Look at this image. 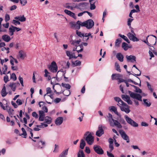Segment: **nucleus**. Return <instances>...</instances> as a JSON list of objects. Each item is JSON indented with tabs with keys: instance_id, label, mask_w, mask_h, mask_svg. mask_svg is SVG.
<instances>
[{
	"instance_id": "obj_1",
	"label": "nucleus",
	"mask_w": 157,
	"mask_h": 157,
	"mask_svg": "<svg viewBox=\"0 0 157 157\" xmlns=\"http://www.w3.org/2000/svg\"><path fill=\"white\" fill-rule=\"evenodd\" d=\"M84 136H86L85 140L87 144L90 145L92 144L94 141V138L91 133L87 132L85 134Z\"/></svg>"
},
{
	"instance_id": "obj_2",
	"label": "nucleus",
	"mask_w": 157,
	"mask_h": 157,
	"mask_svg": "<svg viewBox=\"0 0 157 157\" xmlns=\"http://www.w3.org/2000/svg\"><path fill=\"white\" fill-rule=\"evenodd\" d=\"M128 92L130 96L132 98L141 101H142V97L140 94L134 93L130 91H129Z\"/></svg>"
},
{
	"instance_id": "obj_3",
	"label": "nucleus",
	"mask_w": 157,
	"mask_h": 157,
	"mask_svg": "<svg viewBox=\"0 0 157 157\" xmlns=\"http://www.w3.org/2000/svg\"><path fill=\"white\" fill-rule=\"evenodd\" d=\"M124 117L127 123L133 127H137L138 124L133 121L131 118L129 117L127 115L124 116Z\"/></svg>"
},
{
	"instance_id": "obj_4",
	"label": "nucleus",
	"mask_w": 157,
	"mask_h": 157,
	"mask_svg": "<svg viewBox=\"0 0 157 157\" xmlns=\"http://www.w3.org/2000/svg\"><path fill=\"white\" fill-rule=\"evenodd\" d=\"M64 7L66 8L71 10H74L75 8H78V7L74 3H67L64 5Z\"/></svg>"
},
{
	"instance_id": "obj_5",
	"label": "nucleus",
	"mask_w": 157,
	"mask_h": 157,
	"mask_svg": "<svg viewBox=\"0 0 157 157\" xmlns=\"http://www.w3.org/2000/svg\"><path fill=\"white\" fill-rule=\"evenodd\" d=\"M119 106L122 111L126 113H129L130 111L129 109V106L124 102Z\"/></svg>"
},
{
	"instance_id": "obj_6",
	"label": "nucleus",
	"mask_w": 157,
	"mask_h": 157,
	"mask_svg": "<svg viewBox=\"0 0 157 157\" xmlns=\"http://www.w3.org/2000/svg\"><path fill=\"white\" fill-rule=\"evenodd\" d=\"M45 142L42 139H40L39 141H37L36 146L39 149H43L45 146Z\"/></svg>"
},
{
	"instance_id": "obj_7",
	"label": "nucleus",
	"mask_w": 157,
	"mask_h": 157,
	"mask_svg": "<svg viewBox=\"0 0 157 157\" xmlns=\"http://www.w3.org/2000/svg\"><path fill=\"white\" fill-rule=\"evenodd\" d=\"M119 132L122 138L124 140L126 141V142L127 143H128L129 142V140L128 136L126 135L125 132L123 131L122 130H120L119 131Z\"/></svg>"
},
{
	"instance_id": "obj_8",
	"label": "nucleus",
	"mask_w": 157,
	"mask_h": 157,
	"mask_svg": "<svg viewBox=\"0 0 157 157\" xmlns=\"http://www.w3.org/2000/svg\"><path fill=\"white\" fill-rule=\"evenodd\" d=\"M51 71L53 72H56L58 70V67L55 61L52 62L49 67Z\"/></svg>"
},
{
	"instance_id": "obj_9",
	"label": "nucleus",
	"mask_w": 157,
	"mask_h": 157,
	"mask_svg": "<svg viewBox=\"0 0 157 157\" xmlns=\"http://www.w3.org/2000/svg\"><path fill=\"white\" fill-rule=\"evenodd\" d=\"M122 98L126 101L129 105H132V102L130 99V97L127 95L123 94L121 95Z\"/></svg>"
},
{
	"instance_id": "obj_10",
	"label": "nucleus",
	"mask_w": 157,
	"mask_h": 157,
	"mask_svg": "<svg viewBox=\"0 0 157 157\" xmlns=\"http://www.w3.org/2000/svg\"><path fill=\"white\" fill-rule=\"evenodd\" d=\"M104 133L103 126L102 125H99L98 127V130L97 131L96 135L98 136H101Z\"/></svg>"
},
{
	"instance_id": "obj_11",
	"label": "nucleus",
	"mask_w": 157,
	"mask_h": 157,
	"mask_svg": "<svg viewBox=\"0 0 157 157\" xmlns=\"http://www.w3.org/2000/svg\"><path fill=\"white\" fill-rule=\"evenodd\" d=\"M127 35L130 40L133 41H138L139 40L136 37V34L135 33L132 34L131 33H129L127 34Z\"/></svg>"
},
{
	"instance_id": "obj_12",
	"label": "nucleus",
	"mask_w": 157,
	"mask_h": 157,
	"mask_svg": "<svg viewBox=\"0 0 157 157\" xmlns=\"http://www.w3.org/2000/svg\"><path fill=\"white\" fill-rule=\"evenodd\" d=\"M93 148L94 151L97 154L101 155L103 154V151L100 146L95 145L94 146Z\"/></svg>"
},
{
	"instance_id": "obj_13",
	"label": "nucleus",
	"mask_w": 157,
	"mask_h": 157,
	"mask_svg": "<svg viewBox=\"0 0 157 157\" xmlns=\"http://www.w3.org/2000/svg\"><path fill=\"white\" fill-rule=\"evenodd\" d=\"M26 56V54L25 52L22 50H20L19 52L17 58L18 59H24Z\"/></svg>"
},
{
	"instance_id": "obj_14",
	"label": "nucleus",
	"mask_w": 157,
	"mask_h": 157,
	"mask_svg": "<svg viewBox=\"0 0 157 157\" xmlns=\"http://www.w3.org/2000/svg\"><path fill=\"white\" fill-rule=\"evenodd\" d=\"M66 53L67 56L69 57V59H71L72 58L76 59L77 58V56H76L75 55V52L67 51Z\"/></svg>"
},
{
	"instance_id": "obj_15",
	"label": "nucleus",
	"mask_w": 157,
	"mask_h": 157,
	"mask_svg": "<svg viewBox=\"0 0 157 157\" xmlns=\"http://www.w3.org/2000/svg\"><path fill=\"white\" fill-rule=\"evenodd\" d=\"M86 22V28L88 29L91 28L94 25V22L91 19H89Z\"/></svg>"
},
{
	"instance_id": "obj_16",
	"label": "nucleus",
	"mask_w": 157,
	"mask_h": 157,
	"mask_svg": "<svg viewBox=\"0 0 157 157\" xmlns=\"http://www.w3.org/2000/svg\"><path fill=\"white\" fill-rule=\"evenodd\" d=\"M48 125L44 123H42L40 125H36V127L34 128V130L35 131H39L40 130V128L46 127L48 126Z\"/></svg>"
},
{
	"instance_id": "obj_17",
	"label": "nucleus",
	"mask_w": 157,
	"mask_h": 157,
	"mask_svg": "<svg viewBox=\"0 0 157 157\" xmlns=\"http://www.w3.org/2000/svg\"><path fill=\"white\" fill-rule=\"evenodd\" d=\"M39 120L41 121H43L45 117V114L44 112L42 110H40L39 111Z\"/></svg>"
},
{
	"instance_id": "obj_18",
	"label": "nucleus",
	"mask_w": 157,
	"mask_h": 157,
	"mask_svg": "<svg viewBox=\"0 0 157 157\" xmlns=\"http://www.w3.org/2000/svg\"><path fill=\"white\" fill-rule=\"evenodd\" d=\"M63 118L62 117H59L56 120L55 123L58 126L60 125L63 122Z\"/></svg>"
},
{
	"instance_id": "obj_19",
	"label": "nucleus",
	"mask_w": 157,
	"mask_h": 157,
	"mask_svg": "<svg viewBox=\"0 0 157 157\" xmlns=\"http://www.w3.org/2000/svg\"><path fill=\"white\" fill-rule=\"evenodd\" d=\"M126 58L128 62H130L132 63H134L136 61V57L133 56H126Z\"/></svg>"
},
{
	"instance_id": "obj_20",
	"label": "nucleus",
	"mask_w": 157,
	"mask_h": 157,
	"mask_svg": "<svg viewBox=\"0 0 157 157\" xmlns=\"http://www.w3.org/2000/svg\"><path fill=\"white\" fill-rule=\"evenodd\" d=\"M70 25L72 29L78 30L80 29L79 26L78 25L77 23H75L74 22H71L70 23Z\"/></svg>"
},
{
	"instance_id": "obj_21",
	"label": "nucleus",
	"mask_w": 157,
	"mask_h": 157,
	"mask_svg": "<svg viewBox=\"0 0 157 157\" xmlns=\"http://www.w3.org/2000/svg\"><path fill=\"white\" fill-rule=\"evenodd\" d=\"M64 12L66 14L73 17L75 19H76V17L75 16V13L71 11L66 9L64 10Z\"/></svg>"
},
{
	"instance_id": "obj_22",
	"label": "nucleus",
	"mask_w": 157,
	"mask_h": 157,
	"mask_svg": "<svg viewBox=\"0 0 157 157\" xmlns=\"http://www.w3.org/2000/svg\"><path fill=\"white\" fill-rule=\"evenodd\" d=\"M14 19L16 20H18L19 21L21 22H24L26 21V18L25 17L24 15H20L16 16L14 17Z\"/></svg>"
},
{
	"instance_id": "obj_23",
	"label": "nucleus",
	"mask_w": 157,
	"mask_h": 157,
	"mask_svg": "<svg viewBox=\"0 0 157 157\" xmlns=\"http://www.w3.org/2000/svg\"><path fill=\"white\" fill-rule=\"evenodd\" d=\"M44 123L48 125V124H50L52 122V119L49 117L46 116L45 117L44 119Z\"/></svg>"
},
{
	"instance_id": "obj_24",
	"label": "nucleus",
	"mask_w": 157,
	"mask_h": 157,
	"mask_svg": "<svg viewBox=\"0 0 157 157\" xmlns=\"http://www.w3.org/2000/svg\"><path fill=\"white\" fill-rule=\"evenodd\" d=\"M6 108H7V110L8 113H9L10 116L12 117H13V115L14 114V110H13L10 107H9L8 106H6Z\"/></svg>"
},
{
	"instance_id": "obj_25",
	"label": "nucleus",
	"mask_w": 157,
	"mask_h": 157,
	"mask_svg": "<svg viewBox=\"0 0 157 157\" xmlns=\"http://www.w3.org/2000/svg\"><path fill=\"white\" fill-rule=\"evenodd\" d=\"M2 39L5 41L8 42L10 41L11 38L10 37L7 35H4L2 36Z\"/></svg>"
},
{
	"instance_id": "obj_26",
	"label": "nucleus",
	"mask_w": 157,
	"mask_h": 157,
	"mask_svg": "<svg viewBox=\"0 0 157 157\" xmlns=\"http://www.w3.org/2000/svg\"><path fill=\"white\" fill-rule=\"evenodd\" d=\"M69 148L63 151L59 155V157H67V155Z\"/></svg>"
},
{
	"instance_id": "obj_27",
	"label": "nucleus",
	"mask_w": 157,
	"mask_h": 157,
	"mask_svg": "<svg viewBox=\"0 0 157 157\" xmlns=\"http://www.w3.org/2000/svg\"><path fill=\"white\" fill-rule=\"evenodd\" d=\"M112 121L114 123V124H113V126L114 125L119 128H121L122 127V126L120 124V123H119L117 120L113 119Z\"/></svg>"
},
{
	"instance_id": "obj_28",
	"label": "nucleus",
	"mask_w": 157,
	"mask_h": 157,
	"mask_svg": "<svg viewBox=\"0 0 157 157\" xmlns=\"http://www.w3.org/2000/svg\"><path fill=\"white\" fill-rule=\"evenodd\" d=\"M110 110L113 111L117 116L120 117H121V115L118 113L117 111V108L114 106H111L110 107Z\"/></svg>"
},
{
	"instance_id": "obj_29",
	"label": "nucleus",
	"mask_w": 157,
	"mask_h": 157,
	"mask_svg": "<svg viewBox=\"0 0 157 157\" xmlns=\"http://www.w3.org/2000/svg\"><path fill=\"white\" fill-rule=\"evenodd\" d=\"M114 100L116 101L118 103L117 104V105L119 106H120V105H121L122 103H123L124 102L122 101L121 99L118 97H116L114 98Z\"/></svg>"
},
{
	"instance_id": "obj_30",
	"label": "nucleus",
	"mask_w": 157,
	"mask_h": 157,
	"mask_svg": "<svg viewBox=\"0 0 157 157\" xmlns=\"http://www.w3.org/2000/svg\"><path fill=\"white\" fill-rule=\"evenodd\" d=\"M116 57L121 62H122L123 61L124 57L121 53H117L116 55Z\"/></svg>"
},
{
	"instance_id": "obj_31",
	"label": "nucleus",
	"mask_w": 157,
	"mask_h": 157,
	"mask_svg": "<svg viewBox=\"0 0 157 157\" xmlns=\"http://www.w3.org/2000/svg\"><path fill=\"white\" fill-rule=\"evenodd\" d=\"M122 77L121 75L119 74H113L112 75L111 78L112 80L115 79H119V78Z\"/></svg>"
},
{
	"instance_id": "obj_32",
	"label": "nucleus",
	"mask_w": 157,
	"mask_h": 157,
	"mask_svg": "<svg viewBox=\"0 0 157 157\" xmlns=\"http://www.w3.org/2000/svg\"><path fill=\"white\" fill-rule=\"evenodd\" d=\"M7 93L6 92V88L5 86H4L1 91V94L2 96L3 97L6 96Z\"/></svg>"
},
{
	"instance_id": "obj_33",
	"label": "nucleus",
	"mask_w": 157,
	"mask_h": 157,
	"mask_svg": "<svg viewBox=\"0 0 157 157\" xmlns=\"http://www.w3.org/2000/svg\"><path fill=\"white\" fill-rule=\"evenodd\" d=\"M108 117L110 126H113V125L112 122L113 119L112 115L110 113H109L108 116Z\"/></svg>"
},
{
	"instance_id": "obj_34",
	"label": "nucleus",
	"mask_w": 157,
	"mask_h": 157,
	"mask_svg": "<svg viewBox=\"0 0 157 157\" xmlns=\"http://www.w3.org/2000/svg\"><path fill=\"white\" fill-rule=\"evenodd\" d=\"M9 86L13 91H15L16 87V83L10 82Z\"/></svg>"
},
{
	"instance_id": "obj_35",
	"label": "nucleus",
	"mask_w": 157,
	"mask_h": 157,
	"mask_svg": "<svg viewBox=\"0 0 157 157\" xmlns=\"http://www.w3.org/2000/svg\"><path fill=\"white\" fill-rule=\"evenodd\" d=\"M86 21H85L82 22L81 21H78L77 22V23L78 24V25L79 26L80 28V26H85L86 27Z\"/></svg>"
},
{
	"instance_id": "obj_36",
	"label": "nucleus",
	"mask_w": 157,
	"mask_h": 157,
	"mask_svg": "<svg viewBox=\"0 0 157 157\" xmlns=\"http://www.w3.org/2000/svg\"><path fill=\"white\" fill-rule=\"evenodd\" d=\"M144 104L147 107H149L151 104V103L147 99H144L143 100Z\"/></svg>"
},
{
	"instance_id": "obj_37",
	"label": "nucleus",
	"mask_w": 157,
	"mask_h": 157,
	"mask_svg": "<svg viewBox=\"0 0 157 157\" xmlns=\"http://www.w3.org/2000/svg\"><path fill=\"white\" fill-rule=\"evenodd\" d=\"M71 44L73 45L78 46L80 42V40H72L71 41Z\"/></svg>"
},
{
	"instance_id": "obj_38",
	"label": "nucleus",
	"mask_w": 157,
	"mask_h": 157,
	"mask_svg": "<svg viewBox=\"0 0 157 157\" xmlns=\"http://www.w3.org/2000/svg\"><path fill=\"white\" fill-rule=\"evenodd\" d=\"M72 64L73 67L80 66L81 64V62L78 60H76L74 62H72Z\"/></svg>"
},
{
	"instance_id": "obj_39",
	"label": "nucleus",
	"mask_w": 157,
	"mask_h": 157,
	"mask_svg": "<svg viewBox=\"0 0 157 157\" xmlns=\"http://www.w3.org/2000/svg\"><path fill=\"white\" fill-rule=\"evenodd\" d=\"M118 36H119L121 38H122L126 42H127L128 43H130V41L128 40V38L126 36H125L124 35L121 34H118Z\"/></svg>"
},
{
	"instance_id": "obj_40",
	"label": "nucleus",
	"mask_w": 157,
	"mask_h": 157,
	"mask_svg": "<svg viewBox=\"0 0 157 157\" xmlns=\"http://www.w3.org/2000/svg\"><path fill=\"white\" fill-rule=\"evenodd\" d=\"M15 31L14 26H12L9 29V34L10 36H12L13 34V33Z\"/></svg>"
},
{
	"instance_id": "obj_41",
	"label": "nucleus",
	"mask_w": 157,
	"mask_h": 157,
	"mask_svg": "<svg viewBox=\"0 0 157 157\" xmlns=\"http://www.w3.org/2000/svg\"><path fill=\"white\" fill-rule=\"evenodd\" d=\"M86 145V143L85 140L83 139H82L81 140L80 147V148L82 149L84 148Z\"/></svg>"
},
{
	"instance_id": "obj_42",
	"label": "nucleus",
	"mask_w": 157,
	"mask_h": 157,
	"mask_svg": "<svg viewBox=\"0 0 157 157\" xmlns=\"http://www.w3.org/2000/svg\"><path fill=\"white\" fill-rule=\"evenodd\" d=\"M93 0H89V2L90 3V9L91 10H94L96 7V6L94 5V2H92V1Z\"/></svg>"
},
{
	"instance_id": "obj_43",
	"label": "nucleus",
	"mask_w": 157,
	"mask_h": 157,
	"mask_svg": "<svg viewBox=\"0 0 157 157\" xmlns=\"http://www.w3.org/2000/svg\"><path fill=\"white\" fill-rule=\"evenodd\" d=\"M62 93L64 96H68L70 95V92L69 90L66 89L63 91Z\"/></svg>"
},
{
	"instance_id": "obj_44",
	"label": "nucleus",
	"mask_w": 157,
	"mask_h": 157,
	"mask_svg": "<svg viewBox=\"0 0 157 157\" xmlns=\"http://www.w3.org/2000/svg\"><path fill=\"white\" fill-rule=\"evenodd\" d=\"M151 36L154 37H155V39H154L153 38H150L151 40V41L150 42H151V45H152L153 44H155L156 43V37L155 36L153 35H151Z\"/></svg>"
},
{
	"instance_id": "obj_45",
	"label": "nucleus",
	"mask_w": 157,
	"mask_h": 157,
	"mask_svg": "<svg viewBox=\"0 0 157 157\" xmlns=\"http://www.w3.org/2000/svg\"><path fill=\"white\" fill-rule=\"evenodd\" d=\"M122 40L121 38L117 39L116 40L115 43V46L117 47H118L119 45L121 43Z\"/></svg>"
},
{
	"instance_id": "obj_46",
	"label": "nucleus",
	"mask_w": 157,
	"mask_h": 157,
	"mask_svg": "<svg viewBox=\"0 0 157 157\" xmlns=\"http://www.w3.org/2000/svg\"><path fill=\"white\" fill-rule=\"evenodd\" d=\"M62 86L63 87L66 88V89H67V90H68L70 89L71 88V86L68 84L62 83Z\"/></svg>"
},
{
	"instance_id": "obj_47",
	"label": "nucleus",
	"mask_w": 157,
	"mask_h": 157,
	"mask_svg": "<svg viewBox=\"0 0 157 157\" xmlns=\"http://www.w3.org/2000/svg\"><path fill=\"white\" fill-rule=\"evenodd\" d=\"M7 69V67L6 65H4V67L2 68V75L3 74H6V72Z\"/></svg>"
},
{
	"instance_id": "obj_48",
	"label": "nucleus",
	"mask_w": 157,
	"mask_h": 157,
	"mask_svg": "<svg viewBox=\"0 0 157 157\" xmlns=\"http://www.w3.org/2000/svg\"><path fill=\"white\" fill-rule=\"evenodd\" d=\"M115 66L116 70L119 72H121V71L120 69V66L116 62L115 63Z\"/></svg>"
},
{
	"instance_id": "obj_49",
	"label": "nucleus",
	"mask_w": 157,
	"mask_h": 157,
	"mask_svg": "<svg viewBox=\"0 0 157 157\" xmlns=\"http://www.w3.org/2000/svg\"><path fill=\"white\" fill-rule=\"evenodd\" d=\"M133 20V19L132 18H129L128 19L127 24L130 28H131V23Z\"/></svg>"
},
{
	"instance_id": "obj_50",
	"label": "nucleus",
	"mask_w": 157,
	"mask_h": 157,
	"mask_svg": "<svg viewBox=\"0 0 157 157\" xmlns=\"http://www.w3.org/2000/svg\"><path fill=\"white\" fill-rule=\"evenodd\" d=\"M85 155L82 151H80L78 154V157H83Z\"/></svg>"
},
{
	"instance_id": "obj_51",
	"label": "nucleus",
	"mask_w": 157,
	"mask_h": 157,
	"mask_svg": "<svg viewBox=\"0 0 157 157\" xmlns=\"http://www.w3.org/2000/svg\"><path fill=\"white\" fill-rule=\"evenodd\" d=\"M127 45V44L125 42H123L122 43V47L124 48V50L125 51L127 50L128 49Z\"/></svg>"
},
{
	"instance_id": "obj_52",
	"label": "nucleus",
	"mask_w": 157,
	"mask_h": 157,
	"mask_svg": "<svg viewBox=\"0 0 157 157\" xmlns=\"http://www.w3.org/2000/svg\"><path fill=\"white\" fill-rule=\"evenodd\" d=\"M59 148V146L55 144V148L54 151H53V152L54 153H57L58 152V149Z\"/></svg>"
},
{
	"instance_id": "obj_53",
	"label": "nucleus",
	"mask_w": 157,
	"mask_h": 157,
	"mask_svg": "<svg viewBox=\"0 0 157 157\" xmlns=\"http://www.w3.org/2000/svg\"><path fill=\"white\" fill-rule=\"evenodd\" d=\"M76 34L79 37H82L84 36V34L80 32L77 30L76 31Z\"/></svg>"
},
{
	"instance_id": "obj_54",
	"label": "nucleus",
	"mask_w": 157,
	"mask_h": 157,
	"mask_svg": "<svg viewBox=\"0 0 157 157\" xmlns=\"http://www.w3.org/2000/svg\"><path fill=\"white\" fill-rule=\"evenodd\" d=\"M12 23L15 25H16L17 24L20 25V22L19 21L15 19H14L12 20Z\"/></svg>"
},
{
	"instance_id": "obj_55",
	"label": "nucleus",
	"mask_w": 157,
	"mask_h": 157,
	"mask_svg": "<svg viewBox=\"0 0 157 157\" xmlns=\"http://www.w3.org/2000/svg\"><path fill=\"white\" fill-rule=\"evenodd\" d=\"M134 87L135 89L136 92L139 93H142L141 90L138 87L136 86H134Z\"/></svg>"
},
{
	"instance_id": "obj_56",
	"label": "nucleus",
	"mask_w": 157,
	"mask_h": 157,
	"mask_svg": "<svg viewBox=\"0 0 157 157\" xmlns=\"http://www.w3.org/2000/svg\"><path fill=\"white\" fill-rule=\"evenodd\" d=\"M27 129V130L30 132V133L31 135V137L30 136H29V138H31V137H33V134L32 133V131H33V130L32 129H31V128H29V127H27V128L26 129Z\"/></svg>"
},
{
	"instance_id": "obj_57",
	"label": "nucleus",
	"mask_w": 157,
	"mask_h": 157,
	"mask_svg": "<svg viewBox=\"0 0 157 157\" xmlns=\"http://www.w3.org/2000/svg\"><path fill=\"white\" fill-rule=\"evenodd\" d=\"M10 78L13 81L16 80L17 79V77L15 74L14 73L10 75Z\"/></svg>"
},
{
	"instance_id": "obj_58",
	"label": "nucleus",
	"mask_w": 157,
	"mask_h": 157,
	"mask_svg": "<svg viewBox=\"0 0 157 157\" xmlns=\"http://www.w3.org/2000/svg\"><path fill=\"white\" fill-rule=\"evenodd\" d=\"M5 20L6 22H7L10 20V15L8 14H6L5 15Z\"/></svg>"
},
{
	"instance_id": "obj_59",
	"label": "nucleus",
	"mask_w": 157,
	"mask_h": 157,
	"mask_svg": "<svg viewBox=\"0 0 157 157\" xmlns=\"http://www.w3.org/2000/svg\"><path fill=\"white\" fill-rule=\"evenodd\" d=\"M147 86L148 89L151 92H152L153 91V89L151 88V86L148 82H147Z\"/></svg>"
},
{
	"instance_id": "obj_60",
	"label": "nucleus",
	"mask_w": 157,
	"mask_h": 157,
	"mask_svg": "<svg viewBox=\"0 0 157 157\" xmlns=\"http://www.w3.org/2000/svg\"><path fill=\"white\" fill-rule=\"evenodd\" d=\"M18 79L19 80V81L21 84L22 86H24L23 84V78L22 77H21L20 76H19L18 77Z\"/></svg>"
},
{
	"instance_id": "obj_61",
	"label": "nucleus",
	"mask_w": 157,
	"mask_h": 157,
	"mask_svg": "<svg viewBox=\"0 0 157 157\" xmlns=\"http://www.w3.org/2000/svg\"><path fill=\"white\" fill-rule=\"evenodd\" d=\"M20 3L22 6H25L27 3V0H20Z\"/></svg>"
},
{
	"instance_id": "obj_62",
	"label": "nucleus",
	"mask_w": 157,
	"mask_h": 157,
	"mask_svg": "<svg viewBox=\"0 0 157 157\" xmlns=\"http://www.w3.org/2000/svg\"><path fill=\"white\" fill-rule=\"evenodd\" d=\"M32 115L33 117H34L36 119L38 118V115L35 112H34L32 113Z\"/></svg>"
},
{
	"instance_id": "obj_63",
	"label": "nucleus",
	"mask_w": 157,
	"mask_h": 157,
	"mask_svg": "<svg viewBox=\"0 0 157 157\" xmlns=\"http://www.w3.org/2000/svg\"><path fill=\"white\" fill-rule=\"evenodd\" d=\"M42 109L44 113H47L48 112V109L47 107L45 106H44L42 108Z\"/></svg>"
},
{
	"instance_id": "obj_64",
	"label": "nucleus",
	"mask_w": 157,
	"mask_h": 157,
	"mask_svg": "<svg viewBox=\"0 0 157 157\" xmlns=\"http://www.w3.org/2000/svg\"><path fill=\"white\" fill-rule=\"evenodd\" d=\"M16 102L17 103L18 105H22V101L19 99H18L17 100Z\"/></svg>"
}]
</instances>
